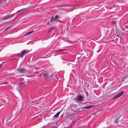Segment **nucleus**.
<instances>
[{
  "label": "nucleus",
  "mask_w": 128,
  "mask_h": 128,
  "mask_svg": "<svg viewBox=\"0 0 128 128\" xmlns=\"http://www.w3.org/2000/svg\"><path fill=\"white\" fill-rule=\"evenodd\" d=\"M59 16L58 15H56L55 16H52L51 18L50 19V23H52L54 21H56L59 18Z\"/></svg>",
  "instance_id": "obj_1"
},
{
  "label": "nucleus",
  "mask_w": 128,
  "mask_h": 128,
  "mask_svg": "<svg viewBox=\"0 0 128 128\" xmlns=\"http://www.w3.org/2000/svg\"><path fill=\"white\" fill-rule=\"evenodd\" d=\"M123 94V92H120L118 94L114 96L113 98L114 99H116L119 97H120Z\"/></svg>",
  "instance_id": "obj_2"
},
{
  "label": "nucleus",
  "mask_w": 128,
  "mask_h": 128,
  "mask_svg": "<svg viewBox=\"0 0 128 128\" xmlns=\"http://www.w3.org/2000/svg\"><path fill=\"white\" fill-rule=\"evenodd\" d=\"M82 97L81 96H78L76 100V101L77 102H81L82 100Z\"/></svg>",
  "instance_id": "obj_3"
},
{
  "label": "nucleus",
  "mask_w": 128,
  "mask_h": 128,
  "mask_svg": "<svg viewBox=\"0 0 128 128\" xmlns=\"http://www.w3.org/2000/svg\"><path fill=\"white\" fill-rule=\"evenodd\" d=\"M18 72L19 73H23L26 72V70L24 68H22V69L18 68L17 70Z\"/></svg>",
  "instance_id": "obj_4"
},
{
  "label": "nucleus",
  "mask_w": 128,
  "mask_h": 128,
  "mask_svg": "<svg viewBox=\"0 0 128 128\" xmlns=\"http://www.w3.org/2000/svg\"><path fill=\"white\" fill-rule=\"evenodd\" d=\"M13 15V14H10L9 15H7L6 16H5L4 18H2V19L3 20H6L9 18H10V17H12V15Z\"/></svg>",
  "instance_id": "obj_5"
},
{
  "label": "nucleus",
  "mask_w": 128,
  "mask_h": 128,
  "mask_svg": "<svg viewBox=\"0 0 128 128\" xmlns=\"http://www.w3.org/2000/svg\"><path fill=\"white\" fill-rule=\"evenodd\" d=\"M26 52V50H23L21 52L22 54L21 55H20L19 56V57H20L21 58H22L23 56V55L24 54H25V53Z\"/></svg>",
  "instance_id": "obj_6"
},
{
  "label": "nucleus",
  "mask_w": 128,
  "mask_h": 128,
  "mask_svg": "<svg viewBox=\"0 0 128 128\" xmlns=\"http://www.w3.org/2000/svg\"><path fill=\"white\" fill-rule=\"evenodd\" d=\"M62 110H61L60 111L56 113L54 116V117L55 118H58Z\"/></svg>",
  "instance_id": "obj_7"
},
{
  "label": "nucleus",
  "mask_w": 128,
  "mask_h": 128,
  "mask_svg": "<svg viewBox=\"0 0 128 128\" xmlns=\"http://www.w3.org/2000/svg\"><path fill=\"white\" fill-rule=\"evenodd\" d=\"M34 32V31H32L26 34L25 35V36H27L29 35L30 34L32 33L33 32Z\"/></svg>",
  "instance_id": "obj_8"
},
{
  "label": "nucleus",
  "mask_w": 128,
  "mask_h": 128,
  "mask_svg": "<svg viewBox=\"0 0 128 128\" xmlns=\"http://www.w3.org/2000/svg\"><path fill=\"white\" fill-rule=\"evenodd\" d=\"M120 118V117L116 119L114 121V123H115L118 124V120H119Z\"/></svg>",
  "instance_id": "obj_9"
},
{
  "label": "nucleus",
  "mask_w": 128,
  "mask_h": 128,
  "mask_svg": "<svg viewBox=\"0 0 128 128\" xmlns=\"http://www.w3.org/2000/svg\"><path fill=\"white\" fill-rule=\"evenodd\" d=\"M43 76L44 77H47L48 76V75L47 73H45L43 74Z\"/></svg>",
  "instance_id": "obj_10"
},
{
  "label": "nucleus",
  "mask_w": 128,
  "mask_h": 128,
  "mask_svg": "<svg viewBox=\"0 0 128 128\" xmlns=\"http://www.w3.org/2000/svg\"><path fill=\"white\" fill-rule=\"evenodd\" d=\"M54 29V27H52L49 30V31H48V32H51L52 30L53 29Z\"/></svg>",
  "instance_id": "obj_11"
},
{
  "label": "nucleus",
  "mask_w": 128,
  "mask_h": 128,
  "mask_svg": "<svg viewBox=\"0 0 128 128\" xmlns=\"http://www.w3.org/2000/svg\"><path fill=\"white\" fill-rule=\"evenodd\" d=\"M91 106H86L84 107H81L80 108H90V107Z\"/></svg>",
  "instance_id": "obj_12"
},
{
  "label": "nucleus",
  "mask_w": 128,
  "mask_h": 128,
  "mask_svg": "<svg viewBox=\"0 0 128 128\" xmlns=\"http://www.w3.org/2000/svg\"><path fill=\"white\" fill-rule=\"evenodd\" d=\"M24 83V82H20V85H21L22 84H23Z\"/></svg>",
  "instance_id": "obj_13"
},
{
  "label": "nucleus",
  "mask_w": 128,
  "mask_h": 128,
  "mask_svg": "<svg viewBox=\"0 0 128 128\" xmlns=\"http://www.w3.org/2000/svg\"><path fill=\"white\" fill-rule=\"evenodd\" d=\"M24 13L23 12V13H21V14H20L19 15H22V14H24Z\"/></svg>",
  "instance_id": "obj_14"
},
{
  "label": "nucleus",
  "mask_w": 128,
  "mask_h": 128,
  "mask_svg": "<svg viewBox=\"0 0 128 128\" xmlns=\"http://www.w3.org/2000/svg\"><path fill=\"white\" fill-rule=\"evenodd\" d=\"M10 26H9L5 30H6L7 29H8V28H9Z\"/></svg>",
  "instance_id": "obj_15"
},
{
  "label": "nucleus",
  "mask_w": 128,
  "mask_h": 128,
  "mask_svg": "<svg viewBox=\"0 0 128 128\" xmlns=\"http://www.w3.org/2000/svg\"><path fill=\"white\" fill-rule=\"evenodd\" d=\"M7 83H8V82H5L4 83V84H6Z\"/></svg>",
  "instance_id": "obj_16"
},
{
  "label": "nucleus",
  "mask_w": 128,
  "mask_h": 128,
  "mask_svg": "<svg viewBox=\"0 0 128 128\" xmlns=\"http://www.w3.org/2000/svg\"><path fill=\"white\" fill-rule=\"evenodd\" d=\"M2 24H0V27L2 26Z\"/></svg>",
  "instance_id": "obj_17"
},
{
  "label": "nucleus",
  "mask_w": 128,
  "mask_h": 128,
  "mask_svg": "<svg viewBox=\"0 0 128 128\" xmlns=\"http://www.w3.org/2000/svg\"><path fill=\"white\" fill-rule=\"evenodd\" d=\"M10 117H11V118H12V115H11V116H10Z\"/></svg>",
  "instance_id": "obj_18"
},
{
  "label": "nucleus",
  "mask_w": 128,
  "mask_h": 128,
  "mask_svg": "<svg viewBox=\"0 0 128 128\" xmlns=\"http://www.w3.org/2000/svg\"><path fill=\"white\" fill-rule=\"evenodd\" d=\"M68 61V62H71V61Z\"/></svg>",
  "instance_id": "obj_19"
}]
</instances>
